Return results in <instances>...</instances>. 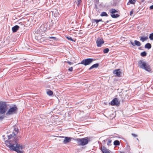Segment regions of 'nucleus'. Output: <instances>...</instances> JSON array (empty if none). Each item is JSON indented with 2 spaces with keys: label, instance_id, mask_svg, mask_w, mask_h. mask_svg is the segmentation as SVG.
Here are the masks:
<instances>
[{
  "label": "nucleus",
  "instance_id": "nucleus-21",
  "mask_svg": "<svg viewBox=\"0 0 153 153\" xmlns=\"http://www.w3.org/2000/svg\"><path fill=\"white\" fill-rule=\"evenodd\" d=\"M100 16H108V15L106 13V12H103L100 15Z\"/></svg>",
  "mask_w": 153,
  "mask_h": 153
},
{
  "label": "nucleus",
  "instance_id": "nucleus-31",
  "mask_svg": "<svg viewBox=\"0 0 153 153\" xmlns=\"http://www.w3.org/2000/svg\"><path fill=\"white\" fill-rule=\"evenodd\" d=\"M111 140H109L107 142V144L108 145V146H109L110 145V144L111 142Z\"/></svg>",
  "mask_w": 153,
  "mask_h": 153
},
{
  "label": "nucleus",
  "instance_id": "nucleus-13",
  "mask_svg": "<svg viewBox=\"0 0 153 153\" xmlns=\"http://www.w3.org/2000/svg\"><path fill=\"white\" fill-rule=\"evenodd\" d=\"M148 39L147 36H142L140 38V40L143 42L146 41Z\"/></svg>",
  "mask_w": 153,
  "mask_h": 153
},
{
  "label": "nucleus",
  "instance_id": "nucleus-11",
  "mask_svg": "<svg viewBox=\"0 0 153 153\" xmlns=\"http://www.w3.org/2000/svg\"><path fill=\"white\" fill-rule=\"evenodd\" d=\"M19 27L17 25H16L13 27L12 28V30L13 32H16L19 28Z\"/></svg>",
  "mask_w": 153,
  "mask_h": 153
},
{
  "label": "nucleus",
  "instance_id": "nucleus-35",
  "mask_svg": "<svg viewBox=\"0 0 153 153\" xmlns=\"http://www.w3.org/2000/svg\"><path fill=\"white\" fill-rule=\"evenodd\" d=\"M133 10H131L130 11V16H132L133 15Z\"/></svg>",
  "mask_w": 153,
  "mask_h": 153
},
{
  "label": "nucleus",
  "instance_id": "nucleus-25",
  "mask_svg": "<svg viewBox=\"0 0 153 153\" xmlns=\"http://www.w3.org/2000/svg\"><path fill=\"white\" fill-rule=\"evenodd\" d=\"M109 51V49L108 48H106L103 50V52L105 53H107Z\"/></svg>",
  "mask_w": 153,
  "mask_h": 153
},
{
  "label": "nucleus",
  "instance_id": "nucleus-7",
  "mask_svg": "<svg viewBox=\"0 0 153 153\" xmlns=\"http://www.w3.org/2000/svg\"><path fill=\"white\" fill-rule=\"evenodd\" d=\"M96 43L98 47H100L104 43V41L102 38L99 37L97 39Z\"/></svg>",
  "mask_w": 153,
  "mask_h": 153
},
{
  "label": "nucleus",
  "instance_id": "nucleus-37",
  "mask_svg": "<svg viewBox=\"0 0 153 153\" xmlns=\"http://www.w3.org/2000/svg\"><path fill=\"white\" fill-rule=\"evenodd\" d=\"M149 8L150 9H153V5L150 6L149 7Z\"/></svg>",
  "mask_w": 153,
  "mask_h": 153
},
{
  "label": "nucleus",
  "instance_id": "nucleus-23",
  "mask_svg": "<svg viewBox=\"0 0 153 153\" xmlns=\"http://www.w3.org/2000/svg\"><path fill=\"white\" fill-rule=\"evenodd\" d=\"M147 55V53L145 51H143L141 53L140 55L142 56H145Z\"/></svg>",
  "mask_w": 153,
  "mask_h": 153
},
{
  "label": "nucleus",
  "instance_id": "nucleus-10",
  "mask_svg": "<svg viewBox=\"0 0 153 153\" xmlns=\"http://www.w3.org/2000/svg\"><path fill=\"white\" fill-rule=\"evenodd\" d=\"M113 74H116L117 76H120V74H121L120 69L116 70L113 71Z\"/></svg>",
  "mask_w": 153,
  "mask_h": 153
},
{
  "label": "nucleus",
  "instance_id": "nucleus-18",
  "mask_svg": "<svg viewBox=\"0 0 153 153\" xmlns=\"http://www.w3.org/2000/svg\"><path fill=\"white\" fill-rule=\"evenodd\" d=\"M134 45H137L138 46H140L141 45V44L140 42L137 40H135L134 41Z\"/></svg>",
  "mask_w": 153,
  "mask_h": 153
},
{
  "label": "nucleus",
  "instance_id": "nucleus-36",
  "mask_svg": "<svg viewBox=\"0 0 153 153\" xmlns=\"http://www.w3.org/2000/svg\"><path fill=\"white\" fill-rule=\"evenodd\" d=\"M132 135L134 137H137V135L136 134H132Z\"/></svg>",
  "mask_w": 153,
  "mask_h": 153
},
{
  "label": "nucleus",
  "instance_id": "nucleus-27",
  "mask_svg": "<svg viewBox=\"0 0 153 153\" xmlns=\"http://www.w3.org/2000/svg\"><path fill=\"white\" fill-rule=\"evenodd\" d=\"M66 38L68 39V40L72 41H74L75 42V41L72 39V38L70 36H67Z\"/></svg>",
  "mask_w": 153,
  "mask_h": 153
},
{
  "label": "nucleus",
  "instance_id": "nucleus-32",
  "mask_svg": "<svg viewBox=\"0 0 153 153\" xmlns=\"http://www.w3.org/2000/svg\"><path fill=\"white\" fill-rule=\"evenodd\" d=\"M73 68L72 67H71L68 68V70L70 71H73Z\"/></svg>",
  "mask_w": 153,
  "mask_h": 153
},
{
  "label": "nucleus",
  "instance_id": "nucleus-28",
  "mask_svg": "<svg viewBox=\"0 0 153 153\" xmlns=\"http://www.w3.org/2000/svg\"><path fill=\"white\" fill-rule=\"evenodd\" d=\"M149 38L151 40H153V33H152L150 34Z\"/></svg>",
  "mask_w": 153,
  "mask_h": 153
},
{
  "label": "nucleus",
  "instance_id": "nucleus-16",
  "mask_svg": "<svg viewBox=\"0 0 153 153\" xmlns=\"http://www.w3.org/2000/svg\"><path fill=\"white\" fill-rule=\"evenodd\" d=\"M109 11L111 13V14H113L115 13L118 12L117 10L113 8H112L110 9Z\"/></svg>",
  "mask_w": 153,
  "mask_h": 153
},
{
  "label": "nucleus",
  "instance_id": "nucleus-15",
  "mask_svg": "<svg viewBox=\"0 0 153 153\" xmlns=\"http://www.w3.org/2000/svg\"><path fill=\"white\" fill-rule=\"evenodd\" d=\"M151 45L149 43H147L145 46V48L148 49H150L151 48Z\"/></svg>",
  "mask_w": 153,
  "mask_h": 153
},
{
  "label": "nucleus",
  "instance_id": "nucleus-14",
  "mask_svg": "<svg viewBox=\"0 0 153 153\" xmlns=\"http://www.w3.org/2000/svg\"><path fill=\"white\" fill-rule=\"evenodd\" d=\"M99 66V64L98 63H96L93 65L89 69V70H91L95 68H97Z\"/></svg>",
  "mask_w": 153,
  "mask_h": 153
},
{
  "label": "nucleus",
  "instance_id": "nucleus-29",
  "mask_svg": "<svg viewBox=\"0 0 153 153\" xmlns=\"http://www.w3.org/2000/svg\"><path fill=\"white\" fill-rule=\"evenodd\" d=\"M81 2L82 1L81 0H78L77 3V6H79Z\"/></svg>",
  "mask_w": 153,
  "mask_h": 153
},
{
  "label": "nucleus",
  "instance_id": "nucleus-6",
  "mask_svg": "<svg viewBox=\"0 0 153 153\" xmlns=\"http://www.w3.org/2000/svg\"><path fill=\"white\" fill-rule=\"evenodd\" d=\"M93 60V59L92 58L86 59L82 60L80 64L86 66L90 65Z\"/></svg>",
  "mask_w": 153,
  "mask_h": 153
},
{
  "label": "nucleus",
  "instance_id": "nucleus-1",
  "mask_svg": "<svg viewBox=\"0 0 153 153\" xmlns=\"http://www.w3.org/2000/svg\"><path fill=\"white\" fill-rule=\"evenodd\" d=\"M14 141L11 140L8 141H5L6 146L8 147L12 151H15L17 153H23L22 149H24V146L22 145L17 143L18 140L16 138H14Z\"/></svg>",
  "mask_w": 153,
  "mask_h": 153
},
{
  "label": "nucleus",
  "instance_id": "nucleus-30",
  "mask_svg": "<svg viewBox=\"0 0 153 153\" xmlns=\"http://www.w3.org/2000/svg\"><path fill=\"white\" fill-rule=\"evenodd\" d=\"M49 38L53 39V40H55L56 39V38L54 37H52V36H50L49 37Z\"/></svg>",
  "mask_w": 153,
  "mask_h": 153
},
{
  "label": "nucleus",
  "instance_id": "nucleus-24",
  "mask_svg": "<svg viewBox=\"0 0 153 153\" xmlns=\"http://www.w3.org/2000/svg\"><path fill=\"white\" fill-rule=\"evenodd\" d=\"M25 23L24 22H18V24L19 25L21 26H25Z\"/></svg>",
  "mask_w": 153,
  "mask_h": 153
},
{
  "label": "nucleus",
  "instance_id": "nucleus-34",
  "mask_svg": "<svg viewBox=\"0 0 153 153\" xmlns=\"http://www.w3.org/2000/svg\"><path fill=\"white\" fill-rule=\"evenodd\" d=\"M67 63L70 65H71L73 64V63L72 62L69 61H68L67 62Z\"/></svg>",
  "mask_w": 153,
  "mask_h": 153
},
{
  "label": "nucleus",
  "instance_id": "nucleus-20",
  "mask_svg": "<svg viewBox=\"0 0 153 153\" xmlns=\"http://www.w3.org/2000/svg\"><path fill=\"white\" fill-rule=\"evenodd\" d=\"M16 135V134L14 133V132H13L12 134H11L10 135L8 136V138L9 139H11L12 137L15 136Z\"/></svg>",
  "mask_w": 153,
  "mask_h": 153
},
{
  "label": "nucleus",
  "instance_id": "nucleus-33",
  "mask_svg": "<svg viewBox=\"0 0 153 153\" xmlns=\"http://www.w3.org/2000/svg\"><path fill=\"white\" fill-rule=\"evenodd\" d=\"M93 22H96V23H97L99 22L98 19H94L93 20Z\"/></svg>",
  "mask_w": 153,
  "mask_h": 153
},
{
  "label": "nucleus",
  "instance_id": "nucleus-5",
  "mask_svg": "<svg viewBox=\"0 0 153 153\" xmlns=\"http://www.w3.org/2000/svg\"><path fill=\"white\" fill-rule=\"evenodd\" d=\"M17 108L16 105H14L10 107L6 113L7 115H12L16 113L17 111Z\"/></svg>",
  "mask_w": 153,
  "mask_h": 153
},
{
  "label": "nucleus",
  "instance_id": "nucleus-12",
  "mask_svg": "<svg viewBox=\"0 0 153 153\" xmlns=\"http://www.w3.org/2000/svg\"><path fill=\"white\" fill-rule=\"evenodd\" d=\"M101 151L103 153H110L109 150L104 147L101 148Z\"/></svg>",
  "mask_w": 153,
  "mask_h": 153
},
{
  "label": "nucleus",
  "instance_id": "nucleus-17",
  "mask_svg": "<svg viewBox=\"0 0 153 153\" xmlns=\"http://www.w3.org/2000/svg\"><path fill=\"white\" fill-rule=\"evenodd\" d=\"M111 16L112 18H115L119 17L120 16V15L118 14H111Z\"/></svg>",
  "mask_w": 153,
  "mask_h": 153
},
{
  "label": "nucleus",
  "instance_id": "nucleus-38",
  "mask_svg": "<svg viewBox=\"0 0 153 153\" xmlns=\"http://www.w3.org/2000/svg\"><path fill=\"white\" fill-rule=\"evenodd\" d=\"M131 44L133 46H135L134 43H133L132 41H130Z\"/></svg>",
  "mask_w": 153,
  "mask_h": 153
},
{
  "label": "nucleus",
  "instance_id": "nucleus-41",
  "mask_svg": "<svg viewBox=\"0 0 153 153\" xmlns=\"http://www.w3.org/2000/svg\"><path fill=\"white\" fill-rule=\"evenodd\" d=\"M98 21L99 22H100V21H102V19H100L98 20Z\"/></svg>",
  "mask_w": 153,
  "mask_h": 153
},
{
  "label": "nucleus",
  "instance_id": "nucleus-40",
  "mask_svg": "<svg viewBox=\"0 0 153 153\" xmlns=\"http://www.w3.org/2000/svg\"><path fill=\"white\" fill-rule=\"evenodd\" d=\"M15 131L16 132V133H17L18 131V130L17 129H15Z\"/></svg>",
  "mask_w": 153,
  "mask_h": 153
},
{
  "label": "nucleus",
  "instance_id": "nucleus-39",
  "mask_svg": "<svg viewBox=\"0 0 153 153\" xmlns=\"http://www.w3.org/2000/svg\"><path fill=\"white\" fill-rule=\"evenodd\" d=\"M4 118L2 116H0V120H2Z\"/></svg>",
  "mask_w": 153,
  "mask_h": 153
},
{
  "label": "nucleus",
  "instance_id": "nucleus-4",
  "mask_svg": "<svg viewBox=\"0 0 153 153\" xmlns=\"http://www.w3.org/2000/svg\"><path fill=\"white\" fill-rule=\"evenodd\" d=\"M7 111V106L6 102H0V114H4Z\"/></svg>",
  "mask_w": 153,
  "mask_h": 153
},
{
  "label": "nucleus",
  "instance_id": "nucleus-2",
  "mask_svg": "<svg viewBox=\"0 0 153 153\" xmlns=\"http://www.w3.org/2000/svg\"><path fill=\"white\" fill-rule=\"evenodd\" d=\"M138 66L140 68L144 69L147 71L150 72L151 71L149 64L143 60H140L138 61Z\"/></svg>",
  "mask_w": 153,
  "mask_h": 153
},
{
  "label": "nucleus",
  "instance_id": "nucleus-42",
  "mask_svg": "<svg viewBox=\"0 0 153 153\" xmlns=\"http://www.w3.org/2000/svg\"><path fill=\"white\" fill-rule=\"evenodd\" d=\"M128 153H131L130 152H129Z\"/></svg>",
  "mask_w": 153,
  "mask_h": 153
},
{
  "label": "nucleus",
  "instance_id": "nucleus-44",
  "mask_svg": "<svg viewBox=\"0 0 153 153\" xmlns=\"http://www.w3.org/2000/svg\"><path fill=\"white\" fill-rule=\"evenodd\" d=\"M21 20V19H20V21ZM19 21L18 22H19Z\"/></svg>",
  "mask_w": 153,
  "mask_h": 153
},
{
  "label": "nucleus",
  "instance_id": "nucleus-26",
  "mask_svg": "<svg viewBox=\"0 0 153 153\" xmlns=\"http://www.w3.org/2000/svg\"><path fill=\"white\" fill-rule=\"evenodd\" d=\"M136 1L135 0H129V2L131 4H134Z\"/></svg>",
  "mask_w": 153,
  "mask_h": 153
},
{
  "label": "nucleus",
  "instance_id": "nucleus-9",
  "mask_svg": "<svg viewBox=\"0 0 153 153\" xmlns=\"http://www.w3.org/2000/svg\"><path fill=\"white\" fill-rule=\"evenodd\" d=\"M63 138H65V139L63 141V143L65 144H66L70 142L72 139V138L68 137H63Z\"/></svg>",
  "mask_w": 153,
  "mask_h": 153
},
{
  "label": "nucleus",
  "instance_id": "nucleus-19",
  "mask_svg": "<svg viewBox=\"0 0 153 153\" xmlns=\"http://www.w3.org/2000/svg\"><path fill=\"white\" fill-rule=\"evenodd\" d=\"M114 144L115 146L119 145L120 144V142L118 140H115L114 142Z\"/></svg>",
  "mask_w": 153,
  "mask_h": 153
},
{
  "label": "nucleus",
  "instance_id": "nucleus-22",
  "mask_svg": "<svg viewBox=\"0 0 153 153\" xmlns=\"http://www.w3.org/2000/svg\"><path fill=\"white\" fill-rule=\"evenodd\" d=\"M47 94L49 96H51L53 95V92L52 91L50 90L47 92Z\"/></svg>",
  "mask_w": 153,
  "mask_h": 153
},
{
  "label": "nucleus",
  "instance_id": "nucleus-43",
  "mask_svg": "<svg viewBox=\"0 0 153 153\" xmlns=\"http://www.w3.org/2000/svg\"><path fill=\"white\" fill-rule=\"evenodd\" d=\"M43 27V26H41V28L42 27Z\"/></svg>",
  "mask_w": 153,
  "mask_h": 153
},
{
  "label": "nucleus",
  "instance_id": "nucleus-3",
  "mask_svg": "<svg viewBox=\"0 0 153 153\" xmlns=\"http://www.w3.org/2000/svg\"><path fill=\"white\" fill-rule=\"evenodd\" d=\"M76 140L79 145L83 146L87 144L89 140L87 137H85L82 138H77Z\"/></svg>",
  "mask_w": 153,
  "mask_h": 153
},
{
  "label": "nucleus",
  "instance_id": "nucleus-8",
  "mask_svg": "<svg viewBox=\"0 0 153 153\" xmlns=\"http://www.w3.org/2000/svg\"><path fill=\"white\" fill-rule=\"evenodd\" d=\"M119 102L118 101L117 98L114 99L111 102V104L112 105H116L119 106Z\"/></svg>",
  "mask_w": 153,
  "mask_h": 153
}]
</instances>
